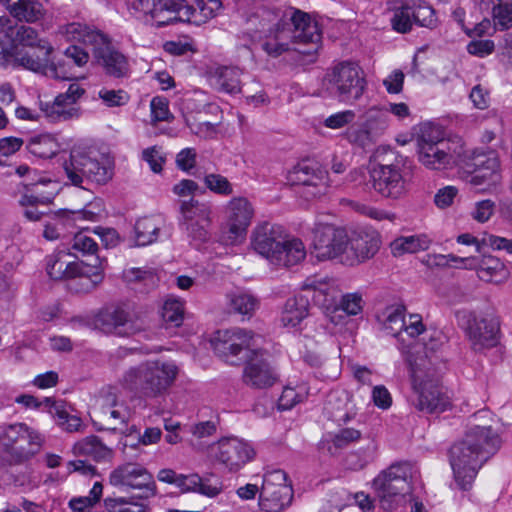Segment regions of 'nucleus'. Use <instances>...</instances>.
<instances>
[{"instance_id": "nucleus-45", "label": "nucleus", "mask_w": 512, "mask_h": 512, "mask_svg": "<svg viewBox=\"0 0 512 512\" xmlns=\"http://www.w3.org/2000/svg\"><path fill=\"white\" fill-rule=\"evenodd\" d=\"M306 286L314 290L315 298L319 296L324 297V305H330L331 303H333L337 299L341 291L335 279H314L310 282H307Z\"/></svg>"}, {"instance_id": "nucleus-13", "label": "nucleus", "mask_w": 512, "mask_h": 512, "mask_svg": "<svg viewBox=\"0 0 512 512\" xmlns=\"http://www.w3.org/2000/svg\"><path fill=\"white\" fill-rule=\"evenodd\" d=\"M480 452L464 439L450 449V464L454 477L461 489L467 490L477 475L479 468L485 463Z\"/></svg>"}, {"instance_id": "nucleus-6", "label": "nucleus", "mask_w": 512, "mask_h": 512, "mask_svg": "<svg viewBox=\"0 0 512 512\" xmlns=\"http://www.w3.org/2000/svg\"><path fill=\"white\" fill-rule=\"evenodd\" d=\"M68 254L58 252L47 257L46 270L52 280L60 281L79 278L89 292L95 289L104 279L106 261L95 257L93 262H71L67 260Z\"/></svg>"}, {"instance_id": "nucleus-55", "label": "nucleus", "mask_w": 512, "mask_h": 512, "mask_svg": "<svg viewBox=\"0 0 512 512\" xmlns=\"http://www.w3.org/2000/svg\"><path fill=\"white\" fill-rule=\"evenodd\" d=\"M27 431V425L24 423H15L4 426L0 429V441L6 447H12L23 441V434Z\"/></svg>"}, {"instance_id": "nucleus-4", "label": "nucleus", "mask_w": 512, "mask_h": 512, "mask_svg": "<svg viewBox=\"0 0 512 512\" xmlns=\"http://www.w3.org/2000/svg\"><path fill=\"white\" fill-rule=\"evenodd\" d=\"M366 86L364 71L352 61H342L327 69L321 82L324 93L346 104L358 101Z\"/></svg>"}, {"instance_id": "nucleus-51", "label": "nucleus", "mask_w": 512, "mask_h": 512, "mask_svg": "<svg viewBox=\"0 0 512 512\" xmlns=\"http://www.w3.org/2000/svg\"><path fill=\"white\" fill-rule=\"evenodd\" d=\"M71 250L73 251V254L78 257L81 256H94L99 257L96 255L98 251V244L94 241L93 238L87 236L83 232L76 233L72 239L71 243ZM94 259H92L93 261Z\"/></svg>"}, {"instance_id": "nucleus-15", "label": "nucleus", "mask_w": 512, "mask_h": 512, "mask_svg": "<svg viewBox=\"0 0 512 512\" xmlns=\"http://www.w3.org/2000/svg\"><path fill=\"white\" fill-rule=\"evenodd\" d=\"M288 180L291 185L299 187L298 193L306 199L318 197L327 189V171L311 160L298 163L289 172Z\"/></svg>"}, {"instance_id": "nucleus-27", "label": "nucleus", "mask_w": 512, "mask_h": 512, "mask_svg": "<svg viewBox=\"0 0 512 512\" xmlns=\"http://www.w3.org/2000/svg\"><path fill=\"white\" fill-rule=\"evenodd\" d=\"M230 214L228 218L229 239H237L246 233L250 225L253 209L246 198H233L228 205Z\"/></svg>"}, {"instance_id": "nucleus-20", "label": "nucleus", "mask_w": 512, "mask_h": 512, "mask_svg": "<svg viewBox=\"0 0 512 512\" xmlns=\"http://www.w3.org/2000/svg\"><path fill=\"white\" fill-rule=\"evenodd\" d=\"M380 244V236L375 232H359L351 238L348 237V244L342 255V264L355 266L365 262L378 252Z\"/></svg>"}, {"instance_id": "nucleus-14", "label": "nucleus", "mask_w": 512, "mask_h": 512, "mask_svg": "<svg viewBox=\"0 0 512 512\" xmlns=\"http://www.w3.org/2000/svg\"><path fill=\"white\" fill-rule=\"evenodd\" d=\"M312 233L315 256L319 260L338 259L342 263V255L348 244L347 231L333 224L318 223Z\"/></svg>"}, {"instance_id": "nucleus-19", "label": "nucleus", "mask_w": 512, "mask_h": 512, "mask_svg": "<svg viewBox=\"0 0 512 512\" xmlns=\"http://www.w3.org/2000/svg\"><path fill=\"white\" fill-rule=\"evenodd\" d=\"M471 177L469 182L473 186H492L500 181V162L494 151L474 153L467 163Z\"/></svg>"}, {"instance_id": "nucleus-59", "label": "nucleus", "mask_w": 512, "mask_h": 512, "mask_svg": "<svg viewBox=\"0 0 512 512\" xmlns=\"http://www.w3.org/2000/svg\"><path fill=\"white\" fill-rule=\"evenodd\" d=\"M161 316L164 322L176 327L179 326L183 321L182 303L177 300L165 301L162 307Z\"/></svg>"}, {"instance_id": "nucleus-34", "label": "nucleus", "mask_w": 512, "mask_h": 512, "mask_svg": "<svg viewBox=\"0 0 512 512\" xmlns=\"http://www.w3.org/2000/svg\"><path fill=\"white\" fill-rule=\"evenodd\" d=\"M46 406H49V413L56 421V424L64 431L72 433L80 431L82 420L76 415H71L64 401H55L51 398H45Z\"/></svg>"}, {"instance_id": "nucleus-12", "label": "nucleus", "mask_w": 512, "mask_h": 512, "mask_svg": "<svg viewBox=\"0 0 512 512\" xmlns=\"http://www.w3.org/2000/svg\"><path fill=\"white\" fill-rule=\"evenodd\" d=\"M109 482L114 487H127L139 491L131 499L147 500L157 494L153 475L138 463H124L116 467L109 476Z\"/></svg>"}, {"instance_id": "nucleus-1", "label": "nucleus", "mask_w": 512, "mask_h": 512, "mask_svg": "<svg viewBox=\"0 0 512 512\" xmlns=\"http://www.w3.org/2000/svg\"><path fill=\"white\" fill-rule=\"evenodd\" d=\"M320 39L321 34L317 23L312 21L307 13L294 10L290 23H277L275 30H270L262 48L274 58L290 50L306 56H314L318 51Z\"/></svg>"}, {"instance_id": "nucleus-43", "label": "nucleus", "mask_w": 512, "mask_h": 512, "mask_svg": "<svg viewBox=\"0 0 512 512\" xmlns=\"http://www.w3.org/2000/svg\"><path fill=\"white\" fill-rule=\"evenodd\" d=\"M242 71L237 67H219L215 71L216 84L219 89L229 94L241 92Z\"/></svg>"}, {"instance_id": "nucleus-64", "label": "nucleus", "mask_w": 512, "mask_h": 512, "mask_svg": "<svg viewBox=\"0 0 512 512\" xmlns=\"http://www.w3.org/2000/svg\"><path fill=\"white\" fill-rule=\"evenodd\" d=\"M355 113L352 110H345L327 117L324 121V125L331 129H340L355 119Z\"/></svg>"}, {"instance_id": "nucleus-31", "label": "nucleus", "mask_w": 512, "mask_h": 512, "mask_svg": "<svg viewBox=\"0 0 512 512\" xmlns=\"http://www.w3.org/2000/svg\"><path fill=\"white\" fill-rule=\"evenodd\" d=\"M404 166L405 159L402 155L389 146H379L370 157L368 169L369 172L404 170Z\"/></svg>"}, {"instance_id": "nucleus-46", "label": "nucleus", "mask_w": 512, "mask_h": 512, "mask_svg": "<svg viewBox=\"0 0 512 512\" xmlns=\"http://www.w3.org/2000/svg\"><path fill=\"white\" fill-rule=\"evenodd\" d=\"M365 445L361 447L357 452L351 453L347 457V464L350 469L358 470L364 468L369 462L373 461L377 450L376 442L366 437L363 439Z\"/></svg>"}, {"instance_id": "nucleus-5", "label": "nucleus", "mask_w": 512, "mask_h": 512, "mask_svg": "<svg viewBox=\"0 0 512 512\" xmlns=\"http://www.w3.org/2000/svg\"><path fill=\"white\" fill-rule=\"evenodd\" d=\"M66 33L73 40L92 45L94 58L108 75L115 78L127 75L128 63L125 56L113 48L103 33L80 23L68 24Z\"/></svg>"}, {"instance_id": "nucleus-57", "label": "nucleus", "mask_w": 512, "mask_h": 512, "mask_svg": "<svg viewBox=\"0 0 512 512\" xmlns=\"http://www.w3.org/2000/svg\"><path fill=\"white\" fill-rule=\"evenodd\" d=\"M405 308L398 306L391 311L388 310L384 321V329L393 336H397L405 327Z\"/></svg>"}, {"instance_id": "nucleus-18", "label": "nucleus", "mask_w": 512, "mask_h": 512, "mask_svg": "<svg viewBox=\"0 0 512 512\" xmlns=\"http://www.w3.org/2000/svg\"><path fill=\"white\" fill-rule=\"evenodd\" d=\"M85 90L76 83L70 84L65 93L59 94L51 103H41V111L49 122L67 121L79 116V109L75 107L77 100Z\"/></svg>"}, {"instance_id": "nucleus-26", "label": "nucleus", "mask_w": 512, "mask_h": 512, "mask_svg": "<svg viewBox=\"0 0 512 512\" xmlns=\"http://www.w3.org/2000/svg\"><path fill=\"white\" fill-rule=\"evenodd\" d=\"M467 442L480 452L482 461H487L501 447V437L490 425H474L465 434Z\"/></svg>"}, {"instance_id": "nucleus-63", "label": "nucleus", "mask_w": 512, "mask_h": 512, "mask_svg": "<svg viewBox=\"0 0 512 512\" xmlns=\"http://www.w3.org/2000/svg\"><path fill=\"white\" fill-rule=\"evenodd\" d=\"M363 300L358 293H348L342 296L340 309L347 315H357L362 311Z\"/></svg>"}, {"instance_id": "nucleus-35", "label": "nucleus", "mask_w": 512, "mask_h": 512, "mask_svg": "<svg viewBox=\"0 0 512 512\" xmlns=\"http://www.w3.org/2000/svg\"><path fill=\"white\" fill-rule=\"evenodd\" d=\"M480 8L492 14L494 24L500 30L512 26V0H480Z\"/></svg>"}, {"instance_id": "nucleus-61", "label": "nucleus", "mask_w": 512, "mask_h": 512, "mask_svg": "<svg viewBox=\"0 0 512 512\" xmlns=\"http://www.w3.org/2000/svg\"><path fill=\"white\" fill-rule=\"evenodd\" d=\"M152 119L156 122L170 121L173 116L169 111L168 100L164 97H154L150 103Z\"/></svg>"}, {"instance_id": "nucleus-54", "label": "nucleus", "mask_w": 512, "mask_h": 512, "mask_svg": "<svg viewBox=\"0 0 512 512\" xmlns=\"http://www.w3.org/2000/svg\"><path fill=\"white\" fill-rule=\"evenodd\" d=\"M392 28L399 33H407L414 23L411 16V6L403 5L394 10L391 18Z\"/></svg>"}, {"instance_id": "nucleus-32", "label": "nucleus", "mask_w": 512, "mask_h": 512, "mask_svg": "<svg viewBox=\"0 0 512 512\" xmlns=\"http://www.w3.org/2000/svg\"><path fill=\"white\" fill-rule=\"evenodd\" d=\"M272 264L290 267L298 264L306 256L304 244L299 239L283 240L279 249L274 251Z\"/></svg>"}, {"instance_id": "nucleus-30", "label": "nucleus", "mask_w": 512, "mask_h": 512, "mask_svg": "<svg viewBox=\"0 0 512 512\" xmlns=\"http://www.w3.org/2000/svg\"><path fill=\"white\" fill-rule=\"evenodd\" d=\"M463 268L477 269L479 277L486 281H492L495 276H503L505 266L499 259L492 256H467L463 260Z\"/></svg>"}, {"instance_id": "nucleus-23", "label": "nucleus", "mask_w": 512, "mask_h": 512, "mask_svg": "<svg viewBox=\"0 0 512 512\" xmlns=\"http://www.w3.org/2000/svg\"><path fill=\"white\" fill-rule=\"evenodd\" d=\"M369 179L374 191L384 198L400 199L408 191L404 170L371 171Z\"/></svg>"}, {"instance_id": "nucleus-28", "label": "nucleus", "mask_w": 512, "mask_h": 512, "mask_svg": "<svg viewBox=\"0 0 512 512\" xmlns=\"http://www.w3.org/2000/svg\"><path fill=\"white\" fill-rule=\"evenodd\" d=\"M292 486H262L259 494V506L264 512H281L293 499Z\"/></svg>"}, {"instance_id": "nucleus-44", "label": "nucleus", "mask_w": 512, "mask_h": 512, "mask_svg": "<svg viewBox=\"0 0 512 512\" xmlns=\"http://www.w3.org/2000/svg\"><path fill=\"white\" fill-rule=\"evenodd\" d=\"M211 205L209 203L200 202L194 198L181 201L179 221H207L211 219Z\"/></svg>"}, {"instance_id": "nucleus-16", "label": "nucleus", "mask_w": 512, "mask_h": 512, "mask_svg": "<svg viewBox=\"0 0 512 512\" xmlns=\"http://www.w3.org/2000/svg\"><path fill=\"white\" fill-rule=\"evenodd\" d=\"M234 11L246 26L250 39L254 34L264 32L265 28L278 20V13L270 8L267 0H231Z\"/></svg>"}, {"instance_id": "nucleus-11", "label": "nucleus", "mask_w": 512, "mask_h": 512, "mask_svg": "<svg viewBox=\"0 0 512 512\" xmlns=\"http://www.w3.org/2000/svg\"><path fill=\"white\" fill-rule=\"evenodd\" d=\"M95 327L106 334L122 337L146 332L151 324L146 317L131 314L121 306L103 308L95 317Z\"/></svg>"}, {"instance_id": "nucleus-50", "label": "nucleus", "mask_w": 512, "mask_h": 512, "mask_svg": "<svg viewBox=\"0 0 512 512\" xmlns=\"http://www.w3.org/2000/svg\"><path fill=\"white\" fill-rule=\"evenodd\" d=\"M229 297V308L232 312L251 316L256 309L257 299L247 293L231 294Z\"/></svg>"}, {"instance_id": "nucleus-33", "label": "nucleus", "mask_w": 512, "mask_h": 512, "mask_svg": "<svg viewBox=\"0 0 512 512\" xmlns=\"http://www.w3.org/2000/svg\"><path fill=\"white\" fill-rule=\"evenodd\" d=\"M16 57H15V62L20 65V66H23L19 59L18 58H21L23 55H20L18 53V47L21 45V46H27V47H31V48H34V47H37L41 53L40 56H44L45 54H51L52 51H53V47L46 41V40H43V39H39L38 38V33L37 31L30 27V26H26V25H16Z\"/></svg>"}, {"instance_id": "nucleus-49", "label": "nucleus", "mask_w": 512, "mask_h": 512, "mask_svg": "<svg viewBox=\"0 0 512 512\" xmlns=\"http://www.w3.org/2000/svg\"><path fill=\"white\" fill-rule=\"evenodd\" d=\"M211 225V219L207 221H179V226L187 236L195 242L204 243L209 239L208 228Z\"/></svg>"}, {"instance_id": "nucleus-53", "label": "nucleus", "mask_w": 512, "mask_h": 512, "mask_svg": "<svg viewBox=\"0 0 512 512\" xmlns=\"http://www.w3.org/2000/svg\"><path fill=\"white\" fill-rule=\"evenodd\" d=\"M134 499L126 498H106L104 500L105 508L108 512H146L147 505L137 503Z\"/></svg>"}, {"instance_id": "nucleus-21", "label": "nucleus", "mask_w": 512, "mask_h": 512, "mask_svg": "<svg viewBox=\"0 0 512 512\" xmlns=\"http://www.w3.org/2000/svg\"><path fill=\"white\" fill-rule=\"evenodd\" d=\"M24 68L34 72H40L46 77L57 80H70L73 78L71 66L66 58H50V54L40 56V54L26 53L18 58Z\"/></svg>"}, {"instance_id": "nucleus-41", "label": "nucleus", "mask_w": 512, "mask_h": 512, "mask_svg": "<svg viewBox=\"0 0 512 512\" xmlns=\"http://www.w3.org/2000/svg\"><path fill=\"white\" fill-rule=\"evenodd\" d=\"M6 8L19 21L34 22L42 15V5L36 0H12Z\"/></svg>"}, {"instance_id": "nucleus-29", "label": "nucleus", "mask_w": 512, "mask_h": 512, "mask_svg": "<svg viewBox=\"0 0 512 512\" xmlns=\"http://www.w3.org/2000/svg\"><path fill=\"white\" fill-rule=\"evenodd\" d=\"M222 8L221 0H193L182 12L184 22L201 25L212 19Z\"/></svg>"}, {"instance_id": "nucleus-8", "label": "nucleus", "mask_w": 512, "mask_h": 512, "mask_svg": "<svg viewBox=\"0 0 512 512\" xmlns=\"http://www.w3.org/2000/svg\"><path fill=\"white\" fill-rule=\"evenodd\" d=\"M63 168L69 181L84 189H87L84 183L105 185L113 176V168L107 158L98 159L81 150H72L69 161L64 162Z\"/></svg>"}, {"instance_id": "nucleus-47", "label": "nucleus", "mask_w": 512, "mask_h": 512, "mask_svg": "<svg viewBox=\"0 0 512 512\" xmlns=\"http://www.w3.org/2000/svg\"><path fill=\"white\" fill-rule=\"evenodd\" d=\"M160 227L152 218L139 219L135 226V242L137 246H146L156 241Z\"/></svg>"}, {"instance_id": "nucleus-39", "label": "nucleus", "mask_w": 512, "mask_h": 512, "mask_svg": "<svg viewBox=\"0 0 512 512\" xmlns=\"http://www.w3.org/2000/svg\"><path fill=\"white\" fill-rule=\"evenodd\" d=\"M430 239L425 234L401 236L390 245L392 254L397 257L404 253H416L429 248Z\"/></svg>"}, {"instance_id": "nucleus-24", "label": "nucleus", "mask_w": 512, "mask_h": 512, "mask_svg": "<svg viewBox=\"0 0 512 512\" xmlns=\"http://www.w3.org/2000/svg\"><path fill=\"white\" fill-rule=\"evenodd\" d=\"M254 449L236 437L222 438L217 443L216 458L229 470H238L254 457Z\"/></svg>"}, {"instance_id": "nucleus-3", "label": "nucleus", "mask_w": 512, "mask_h": 512, "mask_svg": "<svg viewBox=\"0 0 512 512\" xmlns=\"http://www.w3.org/2000/svg\"><path fill=\"white\" fill-rule=\"evenodd\" d=\"M417 470L409 462L390 465L373 480V489L384 511H393L411 494Z\"/></svg>"}, {"instance_id": "nucleus-37", "label": "nucleus", "mask_w": 512, "mask_h": 512, "mask_svg": "<svg viewBox=\"0 0 512 512\" xmlns=\"http://www.w3.org/2000/svg\"><path fill=\"white\" fill-rule=\"evenodd\" d=\"M176 486L182 493L197 492L207 497H215L221 492V487L210 484L198 474H179Z\"/></svg>"}, {"instance_id": "nucleus-58", "label": "nucleus", "mask_w": 512, "mask_h": 512, "mask_svg": "<svg viewBox=\"0 0 512 512\" xmlns=\"http://www.w3.org/2000/svg\"><path fill=\"white\" fill-rule=\"evenodd\" d=\"M361 439V432L353 428H344L335 433L332 437V445L328 450L333 453L332 449H343L351 443Z\"/></svg>"}, {"instance_id": "nucleus-40", "label": "nucleus", "mask_w": 512, "mask_h": 512, "mask_svg": "<svg viewBox=\"0 0 512 512\" xmlns=\"http://www.w3.org/2000/svg\"><path fill=\"white\" fill-rule=\"evenodd\" d=\"M308 315V300L304 297L289 298L284 306L281 321L284 326L295 327Z\"/></svg>"}, {"instance_id": "nucleus-17", "label": "nucleus", "mask_w": 512, "mask_h": 512, "mask_svg": "<svg viewBox=\"0 0 512 512\" xmlns=\"http://www.w3.org/2000/svg\"><path fill=\"white\" fill-rule=\"evenodd\" d=\"M500 322L493 313L469 315L466 334L471 348L475 352H482L498 345Z\"/></svg>"}, {"instance_id": "nucleus-25", "label": "nucleus", "mask_w": 512, "mask_h": 512, "mask_svg": "<svg viewBox=\"0 0 512 512\" xmlns=\"http://www.w3.org/2000/svg\"><path fill=\"white\" fill-rule=\"evenodd\" d=\"M283 240L281 226L264 223L255 228L252 236V246L257 253L272 262L275 255L274 251L279 249Z\"/></svg>"}, {"instance_id": "nucleus-62", "label": "nucleus", "mask_w": 512, "mask_h": 512, "mask_svg": "<svg viewBox=\"0 0 512 512\" xmlns=\"http://www.w3.org/2000/svg\"><path fill=\"white\" fill-rule=\"evenodd\" d=\"M49 201V198H45V200H40L37 196L33 195H23L20 200V204L22 206H29L24 210L25 217L30 221H38L45 214L37 209L36 204L46 203Z\"/></svg>"}, {"instance_id": "nucleus-60", "label": "nucleus", "mask_w": 512, "mask_h": 512, "mask_svg": "<svg viewBox=\"0 0 512 512\" xmlns=\"http://www.w3.org/2000/svg\"><path fill=\"white\" fill-rule=\"evenodd\" d=\"M206 187L214 193L230 195L233 192L232 185L228 179L220 174H207L204 177Z\"/></svg>"}, {"instance_id": "nucleus-10", "label": "nucleus", "mask_w": 512, "mask_h": 512, "mask_svg": "<svg viewBox=\"0 0 512 512\" xmlns=\"http://www.w3.org/2000/svg\"><path fill=\"white\" fill-rule=\"evenodd\" d=\"M418 160L426 168L441 170L453 160L449 143L444 140L440 129L430 123L420 126L416 137Z\"/></svg>"}, {"instance_id": "nucleus-52", "label": "nucleus", "mask_w": 512, "mask_h": 512, "mask_svg": "<svg viewBox=\"0 0 512 512\" xmlns=\"http://www.w3.org/2000/svg\"><path fill=\"white\" fill-rule=\"evenodd\" d=\"M411 16L414 23L421 27L432 29L437 24L435 11L432 6L427 3H420L418 5L411 6Z\"/></svg>"}, {"instance_id": "nucleus-7", "label": "nucleus", "mask_w": 512, "mask_h": 512, "mask_svg": "<svg viewBox=\"0 0 512 512\" xmlns=\"http://www.w3.org/2000/svg\"><path fill=\"white\" fill-rule=\"evenodd\" d=\"M422 366H425L424 363L416 362L411 365L414 390L412 404L418 411L426 414L442 413L451 406L450 398L434 373L429 369L423 370Z\"/></svg>"}, {"instance_id": "nucleus-48", "label": "nucleus", "mask_w": 512, "mask_h": 512, "mask_svg": "<svg viewBox=\"0 0 512 512\" xmlns=\"http://www.w3.org/2000/svg\"><path fill=\"white\" fill-rule=\"evenodd\" d=\"M16 25L0 28V65L6 66L10 58L16 57Z\"/></svg>"}, {"instance_id": "nucleus-22", "label": "nucleus", "mask_w": 512, "mask_h": 512, "mask_svg": "<svg viewBox=\"0 0 512 512\" xmlns=\"http://www.w3.org/2000/svg\"><path fill=\"white\" fill-rule=\"evenodd\" d=\"M243 371V381L255 389H267L278 380V375L270 363L263 357L261 350H257L246 362Z\"/></svg>"}, {"instance_id": "nucleus-56", "label": "nucleus", "mask_w": 512, "mask_h": 512, "mask_svg": "<svg viewBox=\"0 0 512 512\" xmlns=\"http://www.w3.org/2000/svg\"><path fill=\"white\" fill-rule=\"evenodd\" d=\"M105 404L102 407V413L109 415L112 419L119 421L121 424H125L128 420V411L123 405H118L116 397L108 393L104 397Z\"/></svg>"}, {"instance_id": "nucleus-9", "label": "nucleus", "mask_w": 512, "mask_h": 512, "mask_svg": "<svg viewBox=\"0 0 512 512\" xmlns=\"http://www.w3.org/2000/svg\"><path fill=\"white\" fill-rule=\"evenodd\" d=\"M255 334L251 330L232 328L217 331L211 340L215 354L231 365L246 362L258 349Z\"/></svg>"}, {"instance_id": "nucleus-38", "label": "nucleus", "mask_w": 512, "mask_h": 512, "mask_svg": "<svg viewBox=\"0 0 512 512\" xmlns=\"http://www.w3.org/2000/svg\"><path fill=\"white\" fill-rule=\"evenodd\" d=\"M73 216L68 209H60L49 216L45 223L43 236L47 240H56L64 236L70 227H74Z\"/></svg>"}, {"instance_id": "nucleus-2", "label": "nucleus", "mask_w": 512, "mask_h": 512, "mask_svg": "<svg viewBox=\"0 0 512 512\" xmlns=\"http://www.w3.org/2000/svg\"><path fill=\"white\" fill-rule=\"evenodd\" d=\"M177 373L178 368L172 362L147 361L127 369L119 382L126 390L155 398L170 387Z\"/></svg>"}, {"instance_id": "nucleus-36", "label": "nucleus", "mask_w": 512, "mask_h": 512, "mask_svg": "<svg viewBox=\"0 0 512 512\" xmlns=\"http://www.w3.org/2000/svg\"><path fill=\"white\" fill-rule=\"evenodd\" d=\"M73 453L77 456L90 457L97 462L112 457V450L103 444L100 438L95 435L85 437L76 442L73 446Z\"/></svg>"}, {"instance_id": "nucleus-42", "label": "nucleus", "mask_w": 512, "mask_h": 512, "mask_svg": "<svg viewBox=\"0 0 512 512\" xmlns=\"http://www.w3.org/2000/svg\"><path fill=\"white\" fill-rule=\"evenodd\" d=\"M60 146L51 134H40L32 137L28 144L27 150L36 157L48 159L55 156Z\"/></svg>"}]
</instances>
